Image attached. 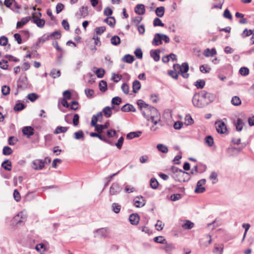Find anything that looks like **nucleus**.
I'll list each match as a JSON object with an SVG mask.
<instances>
[{
  "label": "nucleus",
  "mask_w": 254,
  "mask_h": 254,
  "mask_svg": "<svg viewBox=\"0 0 254 254\" xmlns=\"http://www.w3.org/2000/svg\"><path fill=\"white\" fill-rule=\"evenodd\" d=\"M105 70L103 68H98L96 71V74L97 76V77L101 78L104 77V75L105 74Z\"/></svg>",
  "instance_id": "57"
},
{
  "label": "nucleus",
  "mask_w": 254,
  "mask_h": 254,
  "mask_svg": "<svg viewBox=\"0 0 254 254\" xmlns=\"http://www.w3.org/2000/svg\"><path fill=\"white\" fill-rule=\"evenodd\" d=\"M79 123V116L77 114H75L72 119V124L74 126H77Z\"/></svg>",
  "instance_id": "63"
},
{
  "label": "nucleus",
  "mask_w": 254,
  "mask_h": 254,
  "mask_svg": "<svg viewBox=\"0 0 254 254\" xmlns=\"http://www.w3.org/2000/svg\"><path fill=\"white\" fill-rule=\"evenodd\" d=\"M205 143L209 147L212 146L214 144L213 138L211 135H207L205 137Z\"/></svg>",
  "instance_id": "38"
},
{
  "label": "nucleus",
  "mask_w": 254,
  "mask_h": 254,
  "mask_svg": "<svg viewBox=\"0 0 254 254\" xmlns=\"http://www.w3.org/2000/svg\"><path fill=\"white\" fill-rule=\"evenodd\" d=\"M34 129L31 126H26L22 128V132L23 135L26 136L27 138H30L34 134Z\"/></svg>",
  "instance_id": "9"
},
{
  "label": "nucleus",
  "mask_w": 254,
  "mask_h": 254,
  "mask_svg": "<svg viewBox=\"0 0 254 254\" xmlns=\"http://www.w3.org/2000/svg\"><path fill=\"white\" fill-rule=\"evenodd\" d=\"M152 44L155 46L161 45L162 44V34H155L152 42Z\"/></svg>",
  "instance_id": "12"
},
{
  "label": "nucleus",
  "mask_w": 254,
  "mask_h": 254,
  "mask_svg": "<svg viewBox=\"0 0 254 254\" xmlns=\"http://www.w3.org/2000/svg\"><path fill=\"white\" fill-rule=\"evenodd\" d=\"M160 50L159 49L151 50L150 52V56L153 59L154 61L158 62L160 60L159 53Z\"/></svg>",
  "instance_id": "18"
},
{
  "label": "nucleus",
  "mask_w": 254,
  "mask_h": 254,
  "mask_svg": "<svg viewBox=\"0 0 254 254\" xmlns=\"http://www.w3.org/2000/svg\"><path fill=\"white\" fill-rule=\"evenodd\" d=\"M150 187L153 189H156L159 186V183L155 178H151L150 181Z\"/></svg>",
  "instance_id": "45"
},
{
  "label": "nucleus",
  "mask_w": 254,
  "mask_h": 254,
  "mask_svg": "<svg viewBox=\"0 0 254 254\" xmlns=\"http://www.w3.org/2000/svg\"><path fill=\"white\" fill-rule=\"evenodd\" d=\"M103 112L104 116L107 118L111 117L112 114V111H110V107L109 106L105 107L103 109Z\"/></svg>",
  "instance_id": "41"
},
{
  "label": "nucleus",
  "mask_w": 254,
  "mask_h": 254,
  "mask_svg": "<svg viewBox=\"0 0 254 254\" xmlns=\"http://www.w3.org/2000/svg\"><path fill=\"white\" fill-rule=\"evenodd\" d=\"M88 15V7L87 6H82L80 8L79 12L75 14L77 18H85Z\"/></svg>",
  "instance_id": "10"
},
{
  "label": "nucleus",
  "mask_w": 254,
  "mask_h": 254,
  "mask_svg": "<svg viewBox=\"0 0 254 254\" xmlns=\"http://www.w3.org/2000/svg\"><path fill=\"white\" fill-rule=\"evenodd\" d=\"M111 43L114 46H117L119 45L121 43L120 38L117 35L113 36L111 39Z\"/></svg>",
  "instance_id": "34"
},
{
  "label": "nucleus",
  "mask_w": 254,
  "mask_h": 254,
  "mask_svg": "<svg viewBox=\"0 0 254 254\" xmlns=\"http://www.w3.org/2000/svg\"><path fill=\"white\" fill-rule=\"evenodd\" d=\"M140 217L137 213H132L129 215V220L131 224L136 225L139 222Z\"/></svg>",
  "instance_id": "13"
},
{
  "label": "nucleus",
  "mask_w": 254,
  "mask_h": 254,
  "mask_svg": "<svg viewBox=\"0 0 254 254\" xmlns=\"http://www.w3.org/2000/svg\"><path fill=\"white\" fill-rule=\"evenodd\" d=\"M27 97L30 101L34 102L39 98V95L36 93H32L28 94Z\"/></svg>",
  "instance_id": "46"
},
{
  "label": "nucleus",
  "mask_w": 254,
  "mask_h": 254,
  "mask_svg": "<svg viewBox=\"0 0 254 254\" xmlns=\"http://www.w3.org/2000/svg\"><path fill=\"white\" fill-rule=\"evenodd\" d=\"M12 153L11 148L7 146H4L2 149V153L4 155H9Z\"/></svg>",
  "instance_id": "51"
},
{
  "label": "nucleus",
  "mask_w": 254,
  "mask_h": 254,
  "mask_svg": "<svg viewBox=\"0 0 254 254\" xmlns=\"http://www.w3.org/2000/svg\"><path fill=\"white\" fill-rule=\"evenodd\" d=\"M103 118V117L102 112H99L97 113V114L93 115L91 121H93V120L95 121V119L97 120V123L98 122H102Z\"/></svg>",
  "instance_id": "35"
},
{
  "label": "nucleus",
  "mask_w": 254,
  "mask_h": 254,
  "mask_svg": "<svg viewBox=\"0 0 254 254\" xmlns=\"http://www.w3.org/2000/svg\"><path fill=\"white\" fill-rule=\"evenodd\" d=\"M134 12L138 15H143L145 13V6L143 4H137L134 7Z\"/></svg>",
  "instance_id": "15"
},
{
  "label": "nucleus",
  "mask_w": 254,
  "mask_h": 254,
  "mask_svg": "<svg viewBox=\"0 0 254 254\" xmlns=\"http://www.w3.org/2000/svg\"><path fill=\"white\" fill-rule=\"evenodd\" d=\"M122 187L118 183H114L110 188V195H115L119 194L122 190Z\"/></svg>",
  "instance_id": "6"
},
{
  "label": "nucleus",
  "mask_w": 254,
  "mask_h": 254,
  "mask_svg": "<svg viewBox=\"0 0 254 254\" xmlns=\"http://www.w3.org/2000/svg\"><path fill=\"white\" fill-rule=\"evenodd\" d=\"M173 69L175 70H178V73L180 74L184 78H188L189 74L188 71L189 70V65L188 63H183L181 65L176 64L173 65Z\"/></svg>",
  "instance_id": "4"
},
{
  "label": "nucleus",
  "mask_w": 254,
  "mask_h": 254,
  "mask_svg": "<svg viewBox=\"0 0 254 254\" xmlns=\"http://www.w3.org/2000/svg\"><path fill=\"white\" fill-rule=\"evenodd\" d=\"M50 74L53 78H56L61 76V71L60 70L53 69L51 70Z\"/></svg>",
  "instance_id": "48"
},
{
  "label": "nucleus",
  "mask_w": 254,
  "mask_h": 254,
  "mask_svg": "<svg viewBox=\"0 0 254 254\" xmlns=\"http://www.w3.org/2000/svg\"><path fill=\"white\" fill-rule=\"evenodd\" d=\"M206 182V181L205 179H201L197 182L196 188L194 190V192L196 193H203L205 191V188L202 186L205 184Z\"/></svg>",
  "instance_id": "7"
},
{
  "label": "nucleus",
  "mask_w": 254,
  "mask_h": 254,
  "mask_svg": "<svg viewBox=\"0 0 254 254\" xmlns=\"http://www.w3.org/2000/svg\"><path fill=\"white\" fill-rule=\"evenodd\" d=\"M140 88V82L137 80H134L132 83V91L136 93L138 91Z\"/></svg>",
  "instance_id": "28"
},
{
  "label": "nucleus",
  "mask_w": 254,
  "mask_h": 254,
  "mask_svg": "<svg viewBox=\"0 0 254 254\" xmlns=\"http://www.w3.org/2000/svg\"><path fill=\"white\" fill-rule=\"evenodd\" d=\"M154 241L156 243L159 244H165L166 243V240L162 236H157L154 238Z\"/></svg>",
  "instance_id": "56"
},
{
  "label": "nucleus",
  "mask_w": 254,
  "mask_h": 254,
  "mask_svg": "<svg viewBox=\"0 0 254 254\" xmlns=\"http://www.w3.org/2000/svg\"><path fill=\"white\" fill-rule=\"evenodd\" d=\"M91 126L95 127V130L99 133H102L103 130L107 129L109 127V122H106L104 125H99L97 123V120L91 121Z\"/></svg>",
  "instance_id": "5"
},
{
  "label": "nucleus",
  "mask_w": 254,
  "mask_h": 254,
  "mask_svg": "<svg viewBox=\"0 0 254 254\" xmlns=\"http://www.w3.org/2000/svg\"><path fill=\"white\" fill-rule=\"evenodd\" d=\"M215 124L216 125V130L218 133L221 134L225 133L227 130V127L225 124L223 122L219 121L216 122Z\"/></svg>",
  "instance_id": "8"
},
{
  "label": "nucleus",
  "mask_w": 254,
  "mask_h": 254,
  "mask_svg": "<svg viewBox=\"0 0 254 254\" xmlns=\"http://www.w3.org/2000/svg\"><path fill=\"white\" fill-rule=\"evenodd\" d=\"M200 71L202 73H209L211 68L208 66V65H201L199 67Z\"/></svg>",
  "instance_id": "54"
},
{
  "label": "nucleus",
  "mask_w": 254,
  "mask_h": 254,
  "mask_svg": "<svg viewBox=\"0 0 254 254\" xmlns=\"http://www.w3.org/2000/svg\"><path fill=\"white\" fill-rule=\"evenodd\" d=\"M134 60V58L133 56L127 54L123 57L122 61L128 64H131Z\"/></svg>",
  "instance_id": "26"
},
{
  "label": "nucleus",
  "mask_w": 254,
  "mask_h": 254,
  "mask_svg": "<svg viewBox=\"0 0 254 254\" xmlns=\"http://www.w3.org/2000/svg\"><path fill=\"white\" fill-rule=\"evenodd\" d=\"M112 210L115 213H119L121 210V206L117 203H113L112 205Z\"/></svg>",
  "instance_id": "50"
},
{
  "label": "nucleus",
  "mask_w": 254,
  "mask_h": 254,
  "mask_svg": "<svg viewBox=\"0 0 254 254\" xmlns=\"http://www.w3.org/2000/svg\"><path fill=\"white\" fill-rule=\"evenodd\" d=\"M168 73L169 76L174 79H177L178 78V74H179L178 70H175L174 69L173 70H169Z\"/></svg>",
  "instance_id": "44"
},
{
  "label": "nucleus",
  "mask_w": 254,
  "mask_h": 254,
  "mask_svg": "<svg viewBox=\"0 0 254 254\" xmlns=\"http://www.w3.org/2000/svg\"><path fill=\"white\" fill-rule=\"evenodd\" d=\"M11 166V162L8 159H5L1 164V167L6 171H10Z\"/></svg>",
  "instance_id": "22"
},
{
  "label": "nucleus",
  "mask_w": 254,
  "mask_h": 254,
  "mask_svg": "<svg viewBox=\"0 0 254 254\" xmlns=\"http://www.w3.org/2000/svg\"><path fill=\"white\" fill-rule=\"evenodd\" d=\"M73 137L76 140H82L84 139V134L82 130H79L76 132H75L73 134Z\"/></svg>",
  "instance_id": "23"
},
{
  "label": "nucleus",
  "mask_w": 254,
  "mask_h": 254,
  "mask_svg": "<svg viewBox=\"0 0 254 254\" xmlns=\"http://www.w3.org/2000/svg\"><path fill=\"white\" fill-rule=\"evenodd\" d=\"M165 8L164 6L158 7L155 9V13L159 17H162L164 15Z\"/></svg>",
  "instance_id": "31"
},
{
  "label": "nucleus",
  "mask_w": 254,
  "mask_h": 254,
  "mask_svg": "<svg viewBox=\"0 0 254 254\" xmlns=\"http://www.w3.org/2000/svg\"><path fill=\"white\" fill-rule=\"evenodd\" d=\"M30 20L31 21V16H26L22 18L20 21L17 22L16 28H21L24 25L26 24Z\"/></svg>",
  "instance_id": "14"
},
{
  "label": "nucleus",
  "mask_w": 254,
  "mask_h": 254,
  "mask_svg": "<svg viewBox=\"0 0 254 254\" xmlns=\"http://www.w3.org/2000/svg\"><path fill=\"white\" fill-rule=\"evenodd\" d=\"M99 89L102 92H105L107 90V83L104 80H101L99 84Z\"/></svg>",
  "instance_id": "42"
},
{
  "label": "nucleus",
  "mask_w": 254,
  "mask_h": 254,
  "mask_svg": "<svg viewBox=\"0 0 254 254\" xmlns=\"http://www.w3.org/2000/svg\"><path fill=\"white\" fill-rule=\"evenodd\" d=\"M68 129V127H61V126H58L57 127L54 133L55 134H59L60 133H65L67 131Z\"/></svg>",
  "instance_id": "30"
},
{
  "label": "nucleus",
  "mask_w": 254,
  "mask_h": 254,
  "mask_svg": "<svg viewBox=\"0 0 254 254\" xmlns=\"http://www.w3.org/2000/svg\"><path fill=\"white\" fill-rule=\"evenodd\" d=\"M205 84V82L204 80L199 79L197 80L195 83L194 85L197 89H202L204 87Z\"/></svg>",
  "instance_id": "43"
},
{
  "label": "nucleus",
  "mask_w": 254,
  "mask_h": 254,
  "mask_svg": "<svg viewBox=\"0 0 254 254\" xmlns=\"http://www.w3.org/2000/svg\"><path fill=\"white\" fill-rule=\"evenodd\" d=\"M50 39V36H49L48 34H45L43 35V36L42 37L38 38V41L36 43V46L39 47V44H40V43L43 44V43H45L46 41L49 40Z\"/></svg>",
  "instance_id": "27"
},
{
  "label": "nucleus",
  "mask_w": 254,
  "mask_h": 254,
  "mask_svg": "<svg viewBox=\"0 0 254 254\" xmlns=\"http://www.w3.org/2000/svg\"><path fill=\"white\" fill-rule=\"evenodd\" d=\"M102 133L98 132V136L97 137L100 139L101 140L104 141L105 143H107L111 145H114V144L109 139H107L104 136L101 135Z\"/></svg>",
  "instance_id": "49"
},
{
  "label": "nucleus",
  "mask_w": 254,
  "mask_h": 254,
  "mask_svg": "<svg viewBox=\"0 0 254 254\" xmlns=\"http://www.w3.org/2000/svg\"><path fill=\"white\" fill-rule=\"evenodd\" d=\"M26 108V105L22 103H18L15 105L13 110L15 112H19L24 110Z\"/></svg>",
  "instance_id": "33"
},
{
  "label": "nucleus",
  "mask_w": 254,
  "mask_h": 254,
  "mask_svg": "<svg viewBox=\"0 0 254 254\" xmlns=\"http://www.w3.org/2000/svg\"><path fill=\"white\" fill-rule=\"evenodd\" d=\"M137 104L142 115L147 121H150L154 125L161 121L160 114L156 108L146 104L141 99L138 100Z\"/></svg>",
  "instance_id": "1"
},
{
  "label": "nucleus",
  "mask_w": 254,
  "mask_h": 254,
  "mask_svg": "<svg viewBox=\"0 0 254 254\" xmlns=\"http://www.w3.org/2000/svg\"><path fill=\"white\" fill-rule=\"evenodd\" d=\"M50 36V38H53L55 39H59L61 37V34L59 31H55L51 33L48 34Z\"/></svg>",
  "instance_id": "40"
},
{
  "label": "nucleus",
  "mask_w": 254,
  "mask_h": 254,
  "mask_svg": "<svg viewBox=\"0 0 254 254\" xmlns=\"http://www.w3.org/2000/svg\"><path fill=\"white\" fill-rule=\"evenodd\" d=\"M124 138L123 136H121L118 140L117 142L115 144V145L117 146V147L119 149H121L122 147L123 143H124Z\"/></svg>",
  "instance_id": "62"
},
{
  "label": "nucleus",
  "mask_w": 254,
  "mask_h": 254,
  "mask_svg": "<svg viewBox=\"0 0 254 254\" xmlns=\"http://www.w3.org/2000/svg\"><path fill=\"white\" fill-rule=\"evenodd\" d=\"M134 53L136 57L138 59H141L143 57V53L140 48L136 49Z\"/></svg>",
  "instance_id": "61"
},
{
  "label": "nucleus",
  "mask_w": 254,
  "mask_h": 254,
  "mask_svg": "<svg viewBox=\"0 0 254 254\" xmlns=\"http://www.w3.org/2000/svg\"><path fill=\"white\" fill-rule=\"evenodd\" d=\"M18 141L17 138L13 136H11L8 139V143L10 145H14Z\"/></svg>",
  "instance_id": "59"
},
{
  "label": "nucleus",
  "mask_w": 254,
  "mask_h": 254,
  "mask_svg": "<svg viewBox=\"0 0 254 254\" xmlns=\"http://www.w3.org/2000/svg\"><path fill=\"white\" fill-rule=\"evenodd\" d=\"M239 73L243 76H247L249 74V69L247 67H242L239 70Z\"/></svg>",
  "instance_id": "52"
},
{
  "label": "nucleus",
  "mask_w": 254,
  "mask_h": 254,
  "mask_svg": "<svg viewBox=\"0 0 254 254\" xmlns=\"http://www.w3.org/2000/svg\"><path fill=\"white\" fill-rule=\"evenodd\" d=\"M216 96L212 93L201 91L199 93H196L192 99L194 106L198 108H203L212 102L215 99Z\"/></svg>",
  "instance_id": "2"
},
{
  "label": "nucleus",
  "mask_w": 254,
  "mask_h": 254,
  "mask_svg": "<svg viewBox=\"0 0 254 254\" xmlns=\"http://www.w3.org/2000/svg\"><path fill=\"white\" fill-rule=\"evenodd\" d=\"M157 148L160 152L163 153H166L168 152V148L167 146L163 144H157Z\"/></svg>",
  "instance_id": "39"
},
{
  "label": "nucleus",
  "mask_w": 254,
  "mask_h": 254,
  "mask_svg": "<svg viewBox=\"0 0 254 254\" xmlns=\"http://www.w3.org/2000/svg\"><path fill=\"white\" fill-rule=\"evenodd\" d=\"M122 103L121 98L116 96L112 98L111 103L112 105H119Z\"/></svg>",
  "instance_id": "53"
},
{
  "label": "nucleus",
  "mask_w": 254,
  "mask_h": 254,
  "mask_svg": "<svg viewBox=\"0 0 254 254\" xmlns=\"http://www.w3.org/2000/svg\"><path fill=\"white\" fill-rule=\"evenodd\" d=\"M31 22L41 28H43L45 24V20L40 18H33L31 19Z\"/></svg>",
  "instance_id": "17"
},
{
  "label": "nucleus",
  "mask_w": 254,
  "mask_h": 254,
  "mask_svg": "<svg viewBox=\"0 0 254 254\" xmlns=\"http://www.w3.org/2000/svg\"><path fill=\"white\" fill-rule=\"evenodd\" d=\"M10 87L7 85H3L1 88V92L3 95H7L10 93Z\"/></svg>",
  "instance_id": "58"
},
{
  "label": "nucleus",
  "mask_w": 254,
  "mask_h": 254,
  "mask_svg": "<svg viewBox=\"0 0 254 254\" xmlns=\"http://www.w3.org/2000/svg\"><path fill=\"white\" fill-rule=\"evenodd\" d=\"M164 244H165V246L163 248V249H164L167 253H169L175 249V246L174 244L167 243V241L166 243H165Z\"/></svg>",
  "instance_id": "29"
},
{
  "label": "nucleus",
  "mask_w": 254,
  "mask_h": 254,
  "mask_svg": "<svg viewBox=\"0 0 254 254\" xmlns=\"http://www.w3.org/2000/svg\"><path fill=\"white\" fill-rule=\"evenodd\" d=\"M8 61L2 59L0 61V67L3 69H7L8 68Z\"/></svg>",
  "instance_id": "60"
},
{
  "label": "nucleus",
  "mask_w": 254,
  "mask_h": 254,
  "mask_svg": "<svg viewBox=\"0 0 254 254\" xmlns=\"http://www.w3.org/2000/svg\"><path fill=\"white\" fill-rule=\"evenodd\" d=\"M141 198L142 200H140L139 199L136 200V199H134V205L135 207H141L145 205V199H144V197L143 196H141Z\"/></svg>",
  "instance_id": "32"
},
{
  "label": "nucleus",
  "mask_w": 254,
  "mask_h": 254,
  "mask_svg": "<svg viewBox=\"0 0 254 254\" xmlns=\"http://www.w3.org/2000/svg\"><path fill=\"white\" fill-rule=\"evenodd\" d=\"M243 122L241 119L239 118L237 119V122L235 124L236 130L238 131H240L243 129Z\"/></svg>",
  "instance_id": "37"
},
{
  "label": "nucleus",
  "mask_w": 254,
  "mask_h": 254,
  "mask_svg": "<svg viewBox=\"0 0 254 254\" xmlns=\"http://www.w3.org/2000/svg\"><path fill=\"white\" fill-rule=\"evenodd\" d=\"M121 109L123 112H135L136 111V109L134 108V107L132 105L129 104L128 103H127V104H125V105H124L121 108Z\"/></svg>",
  "instance_id": "19"
},
{
  "label": "nucleus",
  "mask_w": 254,
  "mask_h": 254,
  "mask_svg": "<svg viewBox=\"0 0 254 254\" xmlns=\"http://www.w3.org/2000/svg\"><path fill=\"white\" fill-rule=\"evenodd\" d=\"M203 54L206 57H212L216 54V51L215 48H212L211 50L207 48L204 50Z\"/></svg>",
  "instance_id": "25"
},
{
  "label": "nucleus",
  "mask_w": 254,
  "mask_h": 254,
  "mask_svg": "<svg viewBox=\"0 0 254 254\" xmlns=\"http://www.w3.org/2000/svg\"><path fill=\"white\" fill-rule=\"evenodd\" d=\"M232 104L234 106H239L241 104V100L238 96H234L231 100Z\"/></svg>",
  "instance_id": "47"
},
{
  "label": "nucleus",
  "mask_w": 254,
  "mask_h": 254,
  "mask_svg": "<svg viewBox=\"0 0 254 254\" xmlns=\"http://www.w3.org/2000/svg\"><path fill=\"white\" fill-rule=\"evenodd\" d=\"M32 167L35 170H41L44 167V162L41 159L35 160L32 163Z\"/></svg>",
  "instance_id": "11"
},
{
  "label": "nucleus",
  "mask_w": 254,
  "mask_h": 254,
  "mask_svg": "<svg viewBox=\"0 0 254 254\" xmlns=\"http://www.w3.org/2000/svg\"><path fill=\"white\" fill-rule=\"evenodd\" d=\"M194 224L190 220H186V222L182 225V227L186 230H190L193 228Z\"/></svg>",
  "instance_id": "36"
},
{
  "label": "nucleus",
  "mask_w": 254,
  "mask_h": 254,
  "mask_svg": "<svg viewBox=\"0 0 254 254\" xmlns=\"http://www.w3.org/2000/svg\"><path fill=\"white\" fill-rule=\"evenodd\" d=\"M153 25L154 26L164 27L165 25L160 18L156 17L153 20Z\"/></svg>",
  "instance_id": "55"
},
{
  "label": "nucleus",
  "mask_w": 254,
  "mask_h": 254,
  "mask_svg": "<svg viewBox=\"0 0 254 254\" xmlns=\"http://www.w3.org/2000/svg\"><path fill=\"white\" fill-rule=\"evenodd\" d=\"M13 197L15 201L19 202L21 199L20 193L17 190L15 189L13 191Z\"/></svg>",
  "instance_id": "64"
},
{
  "label": "nucleus",
  "mask_w": 254,
  "mask_h": 254,
  "mask_svg": "<svg viewBox=\"0 0 254 254\" xmlns=\"http://www.w3.org/2000/svg\"><path fill=\"white\" fill-rule=\"evenodd\" d=\"M223 252V247L222 245L215 244L213 253L214 254H222Z\"/></svg>",
  "instance_id": "21"
},
{
  "label": "nucleus",
  "mask_w": 254,
  "mask_h": 254,
  "mask_svg": "<svg viewBox=\"0 0 254 254\" xmlns=\"http://www.w3.org/2000/svg\"><path fill=\"white\" fill-rule=\"evenodd\" d=\"M107 231V228H102L95 230L94 233L99 234L101 238H106L108 237Z\"/></svg>",
  "instance_id": "16"
},
{
  "label": "nucleus",
  "mask_w": 254,
  "mask_h": 254,
  "mask_svg": "<svg viewBox=\"0 0 254 254\" xmlns=\"http://www.w3.org/2000/svg\"><path fill=\"white\" fill-rule=\"evenodd\" d=\"M142 132L140 131L130 132L127 134V138L128 139H132L135 137H138L140 136Z\"/></svg>",
  "instance_id": "20"
},
{
  "label": "nucleus",
  "mask_w": 254,
  "mask_h": 254,
  "mask_svg": "<svg viewBox=\"0 0 254 254\" xmlns=\"http://www.w3.org/2000/svg\"><path fill=\"white\" fill-rule=\"evenodd\" d=\"M170 171L172 173V177L176 181L179 182H187L190 179V178H186V176H189L190 173L184 171L174 166L171 167Z\"/></svg>",
  "instance_id": "3"
},
{
  "label": "nucleus",
  "mask_w": 254,
  "mask_h": 254,
  "mask_svg": "<svg viewBox=\"0 0 254 254\" xmlns=\"http://www.w3.org/2000/svg\"><path fill=\"white\" fill-rule=\"evenodd\" d=\"M104 22L108 24L111 27H114L116 23V19L114 17L110 16L104 20Z\"/></svg>",
  "instance_id": "24"
}]
</instances>
